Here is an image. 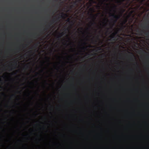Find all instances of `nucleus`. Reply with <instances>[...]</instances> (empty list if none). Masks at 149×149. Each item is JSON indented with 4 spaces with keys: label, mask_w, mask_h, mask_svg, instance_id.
Instances as JSON below:
<instances>
[{
    "label": "nucleus",
    "mask_w": 149,
    "mask_h": 149,
    "mask_svg": "<svg viewBox=\"0 0 149 149\" xmlns=\"http://www.w3.org/2000/svg\"><path fill=\"white\" fill-rule=\"evenodd\" d=\"M141 53H146V51L144 50H142L141 51Z\"/></svg>",
    "instance_id": "dca6fc26"
},
{
    "label": "nucleus",
    "mask_w": 149,
    "mask_h": 149,
    "mask_svg": "<svg viewBox=\"0 0 149 149\" xmlns=\"http://www.w3.org/2000/svg\"><path fill=\"white\" fill-rule=\"evenodd\" d=\"M41 72H43V70H41Z\"/></svg>",
    "instance_id": "f704fd0d"
},
{
    "label": "nucleus",
    "mask_w": 149,
    "mask_h": 149,
    "mask_svg": "<svg viewBox=\"0 0 149 149\" xmlns=\"http://www.w3.org/2000/svg\"><path fill=\"white\" fill-rule=\"evenodd\" d=\"M116 6L114 5V6L113 7V8L114 9L113 11L115 12V9H116Z\"/></svg>",
    "instance_id": "9d476101"
},
{
    "label": "nucleus",
    "mask_w": 149,
    "mask_h": 149,
    "mask_svg": "<svg viewBox=\"0 0 149 149\" xmlns=\"http://www.w3.org/2000/svg\"><path fill=\"white\" fill-rule=\"evenodd\" d=\"M75 6L76 5H72L70 6V8H73L74 7V6Z\"/></svg>",
    "instance_id": "4468645a"
},
{
    "label": "nucleus",
    "mask_w": 149,
    "mask_h": 149,
    "mask_svg": "<svg viewBox=\"0 0 149 149\" xmlns=\"http://www.w3.org/2000/svg\"><path fill=\"white\" fill-rule=\"evenodd\" d=\"M91 16L92 18L93 19V23L92 24H95V22H94V20L96 19V17H97V15H93L92 14H91Z\"/></svg>",
    "instance_id": "20e7f679"
},
{
    "label": "nucleus",
    "mask_w": 149,
    "mask_h": 149,
    "mask_svg": "<svg viewBox=\"0 0 149 149\" xmlns=\"http://www.w3.org/2000/svg\"><path fill=\"white\" fill-rule=\"evenodd\" d=\"M46 58L48 59V62H49V59H50V58H49L48 57H46Z\"/></svg>",
    "instance_id": "6ab92c4d"
},
{
    "label": "nucleus",
    "mask_w": 149,
    "mask_h": 149,
    "mask_svg": "<svg viewBox=\"0 0 149 149\" xmlns=\"http://www.w3.org/2000/svg\"><path fill=\"white\" fill-rule=\"evenodd\" d=\"M127 22V19H125L124 21H123V23H121L122 26H123L124 24H125L126 22Z\"/></svg>",
    "instance_id": "1a4fd4ad"
},
{
    "label": "nucleus",
    "mask_w": 149,
    "mask_h": 149,
    "mask_svg": "<svg viewBox=\"0 0 149 149\" xmlns=\"http://www.w3.org/2000/svg\"><path fill=\"white\" fill-rule=\"evenodd\" d=\"M65 15H66V14H65L63 13H62V14H61V17L63 18V17H64V16Z\"/></svg>",
    "instance_id": "ddd939ff"
},
{
    "label": "nucleus",
    "mask_w": 149,
    "mask_h": 149,
    "mask_svg": "<svg viewBox=\"0 0 149 149\" xmlns=\"http://www.w3.org/2000/svg\"><path fill=\"white\" fill-rule=\"evenodd\" d=\"M136 31L138 33H140V34H139V35L140 36L142 35V33H144L145 35L146 36H148L149 34V33L148 32H145V31H143V30L139 31V29L137 30H136Z\"/></svg>",
    "instance_id": "7ed1b4c3"
},
{
    "label": "nucleus",
    "mask_w": 149,
    "mask_h": 149,
    "mask_svg": "<svg viewBox=\"0 0 149 149\" xmlns=\"http://www.w3.org/2000/svg\"><path fill=\"white\" fill-rule=\"evenodd\" d=\"M58 19H59V18H58L56 20H58Z\"/></svg>",
    "instance_id": "c756f323"
},
{
    "label": "nucleus",
    "mask_w": 149,
    "mask_h": 149,
    "mask_svg": "<svg viewBox=\"0 0 149 149\" xmlns=\"http://www.w3.org/2000/svg\"><path fill=\"white\" fill-rule=\"evenodd\" d=\"M117 34V31H116L112 33H111V35L110 36H116Z\"/></svg>",
    "instance_id": "6e6552de"
},
{
    "label": "nucleus",
    "mask_w": 149,
    "mask_h": 149,
    "mask_svg": "<svg viewBox=\"0 0 149 149\" xmlns=\"http://www.w3.org/2000/svg\"><path fill=\"white\" fill-rule=\"evenodd\" d=\"M14 63L15 65H17V62L16 61H14Z\"/></svg>",
    "instance_id": "a211bd4d"
},
{
    "label": "nucleus",
    "mask_w": 149,
    "mask_h": 149,
    "mask_svg": "<svg viewBox=\"0 0 149 149\" xmlns=\"http://www.w3.org/2000/svg\"><path fill=\"white\" fill-rule=\"evenodd\" d=\"M54 1L55 2H57L58 1V0H54Z\"/></svg>",
    "instance_id": "393cba45"
},
{
    "label": "nucleus",
    "mask_w": 149,
    "mask_h": 149,
    "mask_svg": "<svg viewBox=\"0 0 149 149\" xmlns=\"http://www.w3.org/2000/svg\"><path fill=\"white\" fill-rule=\"evenodd\" d=\"M136 63V65H137V63ZM137 65V66H138V65Z\"/></svg>",
    "instance_id": "2f4dec72"
},
{
    "label": "nucleus",
    "mask_w": 149,
    "mask_h": 149,
    "mask_svg": "<svg viewBox=\"0 0 149 149\" xmlns=\"http://www.w3.org/2000/svg\"><path fill=\"white\" fill-rule=\"evenodd\" d=\"M86 49V47H83L82 48V50H85Z\"/></svg>",
    "instance_id": "412c9836"
},
{
    "label": "nucleus",
    "mask_w": 149,
    "mask_h": 149,
    "mask_svg": "<svg viewBox=\"0 0 149 149\" xmlns=\"http://www.w3.org/2000/svg\"><path fill=\"white\" fill-rule=\"evenodd\" d=\"M60 36H58V37H57L58 38H60L62 36H63V32H62L61 33H60Z\"/></svg>",
    "instance_id": "423d86ee"
},
{
    "label": "nucleus",
    "mask_w": 149,
    "mask_h": 149,
    "mask_svg": "<svg viewBox=\"0 0 149 149\" xmlns=\"http://www.w3.org/2000/svg\"><path fill=\"white\" fill-rule=\"evenodd\" d=\"M109 28H107V30H108H108H109Z\"/></svg>",
    "instance_id": "7c9ffc66"
},
{
    "label": "nucleus",
    "mask_w": 149,
    "mask_h": 149,
    "mask_svg": "<svg viewBox=\"0 0 149 149\" xmlns=\"http://www.w3.org/2000/svg\"><path fill=\"white\" fill-rule=\"evenodd\" d=\"M37 73V74H38V73H37H37Z\"/></svg>",
    "instance_id": "c9c22d12"
},
{
    "label": "nucleus",
    "mask_w": 149,
    "mask_h": 149,
    "mask_svg": "<svg viewBox=\"0 0 149 149\" xmlns=\"http://www.w3.org/2000/svg\"><path fill=\"white\" fill-rule=\"evenodd\" d=\"M107 5H108V4H107Z\"/></svg>",
    "instance_id": "e433bc0d"
},
{
    "label": "nucleus",
    "mask_w": 149,
    "mask_h": 149,
    "mask_svg": "<svg viewBox=\"0 0 149 149\" xmlns=\"http://www.w3.org/2000/svg\"><path fill=\"white\" fill-rule=\"evenodd\" d=\"M109 38L112 39V40L114 41L115 40V36L110 35L109 36Z\"/></svg>",
    "instance_id": "39448f33"
},
{
    "label": "nucleus",
    "mask_w": 149,
    "mask_h": 149,
    "mask_svg": "<svg viewBox=\"0 0 149 149\" xmlns=\"http://www.w3.org/2000/svg\"><path fill=\"white\" fill-rule=\"evenodd\" d=\"M141 27H142L143 28H146V26H145L144 27L141 26Z\"/></svg>",
    "instance_id": "5701e85b"
},
{
    "label": "nucleus",
    "mask_w": 149,
    "mask_h": 149,
    "mask_svg": "<svg viewBox=\"0 0 149 149\" xmlns=\"http://www.w3.org/2000/svg\"><path fill=\"white\" fill-rule=\"evenodd\" d=\"M15 95H12V96L13 97V96H14Z\"/></svg>",
    "instance_id": "cd10ccee"
},
{
    "label": "nucleus",
    "mask_w": 149,
    "mask_h": 149,
    "mask_svg": "<svg viewBox=\"0 0 149 149\" xmlns=\"http://www.w3.org/2000/svg\"><path fill=\"white\" fill-rule=\"evenodd\" d=\"M90 11H91L92 12H94V9H93V8H90Z\"/></svg>",
    "instance_id": "9b49d317"
},
{
    "label": "nucleus",
    "mask_w": 149,
    "mask_h": 149,
    "mask_svg": "<svg viewBox=\"0 0 149 149\" xmlns=\"http://www.w3.org/2000/svg\"><path fill=\"white\" fill-rule=\"evenodd\" d=\"M17 49H19V48H17Z\"/></svg>",
    "instance_id": "72a5a7b5"
},
{
    "label": "nucleus",
    "mask_w": 149,
    "mask_h": 149,
    "mask_svg": "<svg viewBox=\"0 0 149 149\" xmlns=\"http://www.w3.org/2000/svg\"><path fill=\"white\" fill-rule=\"evenodd\" d=\"M35 35H36V33L35 34H33V35H31V36H32V37H34V36Z\"/></svg>",
    "instance_id": "4be33fe9"
},
{
    "label": "nucleus",
    "mask_w": 149,
    "mask_h": 149,
    "mask_svg": "<svg viewBox=\"0 0 149 149\" xmlns=\"http://www.w3.org/2000/svg\"><path fill=\"white\" fill-rule=\"evenodd\" d=\"M81 0H75V1H76L79 3L81 2Z\"/></svg>",
    "instance_id": "2eb2a0df"
},
{
    "label": "nucleus",
    "mask_w": 149,
    "mask_h": 149,
    "mask_svg": "<svg viewBox=\"0 0 149 149\" xmlns=\"http://www.w3.org/2000/svg\"><path fill=\"white\" fill-rule=\"evenodd\" d=\"M55 22V19L54 18L52 19V20H51V21H50V23H49V25L48 24L46 26V27L47 28H45V29H43V31H45L47 30V28L50 27L51 25L54 23Z\"/></svg>",
    "instance_id": "f03ea898"
},
{
    "label": "nucleus",
    "mask_w": 149,
    "mask_h": 149,
    "mask_svg": "<svg viewBox=\"0 0 149 149\" xmlns=\"http://www.w3.org/2000/svg\"><path fill=\"white\" fill-rule=\"evenodd\" d=\"M125 1V0H120V1H118V3H122L124 1Z\"/></svg>",
    "instance_id": "f8f14e48"
},
{
    "label": "nucleus",
    "mask_w": 149,
    "mask_h": 149,
    "mask_svg": "<svg viewBox=\"0 0 149 149\" xmlns=\"http://www.w3.org/2000/svg\"><path fill=\"white\" fill-rule=\"evenodd\" d=\"M105 1H107V0H104L103 1V2H104Z\"/></svg>",
    "instance_id": "a878e982"
},
{
    "label": "nucleus",
    "mask_w": 149,
    "mask_h": 149,
    "mask_svg": "<svg viewBox=\"0 0 149 149\" xmlns=\"http://www.w3.org/2000/svg\"><path fill=\"white\" fill-rule=\"evenodd\" d=\"M110 14H111L110 16L113 17V18L111 19V20L113 21V24H111V26L110 29H112V27H113L115 23H116L117 20L120 17L118 15H117L114 14H111L110 13Z\"/></svg>",
    "instance_id": "f257e3e1"
},
{
    "label": "nucleus",
    "mask_w": 149,
    "mask_h": 149,
    "mask_svg": "<svg viewBox=\"0 0 149 149\" xmlns=\"http://www.w3.org/2000/svg\"><path fill=\"white\" fill-rule=\"evenodd\" d=\"M88 55H90V54H88Z\"/></svg>",
    "instance_id": "473e14b6"
},
{
    "label": "nucleus",
    "mask_w": 149,
    "mask_h": 149,
    "mask_svg": "<svg viewBox=\"0 0 149 149\" xmlns=\"http://www.w3.org/2000/svg\"><path fill=\"white\" fill-rule=\"evenodd\" d=\"M130 58H131V59L133 60V55H130Z\"/></svg>",
    "instance_id": "f3484780"
},
{
    "label": "nucleus",
    "mask_w": 149,
    "mask_h": 149,
    "mask_svg": "<svg viewBox=\"0 0 149 149\" xmlns=\"http://www.w3.org/2000/svg\"><path fill=\"white\" fill-rule=\"evenodd\" d=\"M97 8H100V6H97Z\"/></svg>",
    "instance_id": "b1692460"
},
{
    "label": "nucleus",
    "mask_w": 149,
    "mask_h": 149,
    "mask_svg": "<svg viewBox=\"0 0 149 149\" xmlns=\"http://www.w3.org/2000/svg\"><path fill=\"white\" fill-rule=\"evenodd\" d=\"M85 44H86L85 42H84V45H85Z\"/></svg>",
    "instance_id": "c85d7f7f"
},
{
    "label": "nucleus",
    "mask_w": 149,
    "mask_h": 149,
    "mask_svg": "<svg viewBox=\"0 0 149 149\" xmlns=\"http://www.w3.org/2000/svg\"><path fill=\"white\" fill-rule=\"evenodd\" d=\"M80 29H81V30H82V29H83V28H80Z\"/></svg>",
    "instance_id": "bb28decb"
},
{
    "label": "nucleus",
    "mask_w": 149,
    "mask_h": 149,
    "mask_svg": "<svg viewBox=\"0 0 149 149\" xmlns=\"http://www.w3.org/2000/svg\"><path fill=\"white\" fill-rule=\"evenodd\" d=\"M78 3V2L75 1L71 2V4H72V5H74L75 6H77V4Z\"/></svg>",
    "instance_id": "0eeeda50"
},
{
    "label": "nucleus",
    "mask_w": 149,
    "mask_h": 149,
    "mask_svg": "<svg viewBox=\"0 0 149 149\" xmlns=\"http://www.w3.org/2000/svg\"><path fill=\"white\" fill-rule=\"evenodd\" d=\"M107 20V21H108V20L107 19H104V21H105H105ZM104 23H105V24H106V22H104Z\"/></svg>",
    "instance_id": "aec40b11"
}]
</instances>
